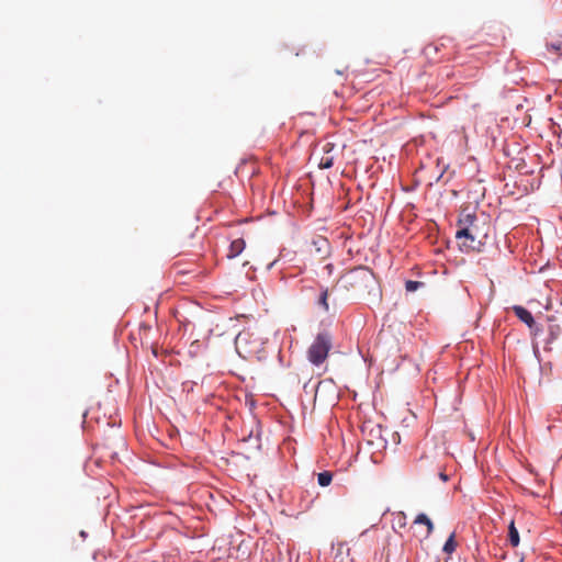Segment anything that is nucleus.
Instances as JSON below:
<instances>
[{
  "instance_id": "obj_1",
  "label": "nucleus",
  "mask_w": 562,
  "mask_h": 562,
  "mask_svg": "<svg viewBox=\"0 0 562 562\" xmlns=\"http://www.w3.org/2000/svg\"><path fill=\"white\" fill-rule=\"evenodd\" d=\"M266 344L259 328H247L241 330L235 338L237 353L243 358L259 356Z\"/></svg>"
},
{
  "instance_id": "obj_2",
  "label": "nucleus",
  "mask_w": 562,
  "mask_h": 562,
  "mask_svg": "<svg viewBox=\"0 0 562 562\" xmlns=\"http://www.w3.org/2000/svg\"><path fill=\"white\" fill-rule=\"evenodd\" d=\"M331 348V336L327 331L318 333L307 350V359L314 366L322 364Z\"/></svg>"
},
{
  "instance_id": "obj_3",
  "label": "nucleus",
  "mask_w": 562,
  "mask_h": 562,
  "mask_svg": "<svg viewBox=\"0 0 562 562\" xmlns=\"http://www.w3.org/2000/svg\"><path fill=\"white\" fill-rule=\"evenodd\" d=\"M512 310L514 311L517 318L526 324L535 336H538L541 333V329L537 325L532 314L527 308L521 305H514Z\"/></svg>"
},
{
  "instance_id": "obj_4",
  "label": "nucleus",
  "mask_w": 562,
  "mask_h": 562,
  "mask_svg": "<svg viewBox=\"0 0 562 562\" xmlns=\"http://www.w3.org/2000/svg\"><path fill=\"white\" fill-rule=\"evenodd\" d=\"M456 238L457 239H463L464 238V241L461 244V249L462 250H465V251H469V250H475V249H479L475 245H474V241H475V238L474 236L471 234L470 229L468 226H462L460 227L457 232H456Z\"/></svg>"
},
{
  "instance_id": "obj_5",
  "label": "nucleus",
  "mask_w": 562,
  "mask_h": 562,
  "mask_svg": "<svg viewBox=\"0 0 562 562\" xmlns=\"http://www.w3.org/2000/svg\"><path fill=\"white\" fill-rule=\"evenodd\" d=\"M244 249H245V240L241 238L235 239L231 243L227 257L235 258L238 255H240Z\"/></svg>"
},
{
  "instance_id": "obj_6",
  "label": "nucleus",
  "mask_w": 562,
  "mask_h": 562,
  "mask_svg": "<svg viewBox=\"0 0 562 562\" xmlns=\"http://www.w3.org/2000/svg\"><path fill=\"white\" fill-rule=\"evenodd\" d=\"M561 335V327L558 324H549L548 326V337L544 342L547 346L551 345Z\"/></svg>"
},
{
  "instance_id": "obj_7",
  "label": "nucleus",
  "mask_w": 562,
  "mask_h": 562,
  "mask_svg": "<svg viewBox=\"0 0 562 562\" xmlns=\"http://www.w3.org/2000/svg\"><path fill=\"white\" fill-rule=\"evenodd\" d=\"M415 524H418V525H425L427 527V536H429L432 530H434V524L432 521L430 520V518L422 513L419 515H417V517L415 518Z\"/></svg>"
},
{
  "instance_id": "obj_8",
  "label": "nucleus",
  "mask_w": 562,
  "mask_h": 562,
  "mask_svg": "<svg viewBox=\"0 0 562 562\" xmlns=\"http://www.w3.org/2000/svg\"><path fill=\"white\" fill-rule=\"evenodd\" d=\"M508 538L513 547H517L519 544V533L513 520L510 521L508 527Z\"/></svg>"
},
{
  "instance_id": "obj_9",
  "label": "nucleus",
  "mask_w": 562,
  "mask_h": 562,
  "mask_svg": "<svg viewBox=\"0 0 562 562\" xmlns=\"http://www.w3.org/2000/svg\"><path fill=\"white\" fill-rule=\"evenodd\" d=\"M331 480H333V474L329 471L321 472L317 475V482L323 487L328 486L330 484Z\"/></svg>"
},
{
  "instance_id": "obj_10",
  "label": "nucleus",
  "mask_w": 562,
  "mask_h": 562,
  "mask_svg": "<svg viewBox=\"0 0 562 562\" xmlns=\"http://www.w3.org/2000/svg\"><path fill=\"white\" fill-rule=\"evenodd\" d=\"M457 543L454 541V533H451L443 544L442 551L447 554L454 552Z\"/></svg>"
},
{
  "instance_id": "obj_11",
  "label": "nucleus",
  "mask_w": 562,
  "mask_h": 562,
  "mask_svg": "<svg viewBox=\"0 0 562 562\" xmlns=\"http://www.w3.org/2000/svg\"><path fill=\"white\" fill-rule=\"evenodd\" d=\"M327 300H328V290L325 288V289H322V292H321V295L318 299V304L323 307V310L325 312H328V310H329Z\"/></svg>"
},
{
  "instance_id": "obj_12",
  "label": "nucleus",
  "mask_w": 562,
  "mask_h": 562,
  "mask_svg": "<svg viewBox=\"0 0 562 562\" xmlns=\"http://www.w3.org/2000/svg\"><path fill=\"white\" fill-rule=\"evenodd\" d=\"M476 220V216L474 214H467L464 215L463 218H460L459 220V225L462 227V226H468V225H471L473 224V222Z\"/></svg>"
},
{
  "instance_id": "obj_13",
  "label": "nucleus",
  "mask_w": 562,
  "mask_h": 562,
  "mask_svg": "<svg viewBox=\"0 0 562 562\" xmlns=\"http://www.w3.org/2000/svg\"><path fill=\"white\" fill-rule=\"evenodd\" d=\"M420 285H423V283H422V282H419V281L408 280V281H406V283H405V289H406V291H408V292H414V291H416Z\"/></svg>"
},
{
  "instance_id": "obj_14",
  "label": "nucleus",
  "mask_w": 562,
  "mask_h": 562,
  "mask_svg": "<svg viewBox=\"0 0 562 562\" xmlns=\"http://www.w3.org/2000/svg\"><path fill=\"white\" fill-rule=\"evenodd\" d=\"M333 165H334L333 157H323L319 162V167L323 169H328V168L333 167Z\"/></svg>"
},
{
  "instance_id": "obj_15",
  "label": "nucleus",
  "mask_w": 562,
  "mask_h": 562,
  "mask_svg": "<svg viewBox=\"0 0 562 562\" xmlns=\"http://www.w3.org/2000/svg\"><path fill=\"white\" fill-rule=\"evenodd\" d=\"M439 477H440L443 482L448 481V475H447L446 473H443V472H440V473H439Z\"/></svg>"
},
{
  "instance_id": "obj_16",
  "label": "nucleus",
  "mask_w": 562,
  "mask_h": 562,
  "mask_svg": "<svg viewBox=\"0 0 562 562\" xmlns=\"http://www.w3.org/2000/svg\"><path fill=\"white\" fill-rule=\"evenodd\" d=\"M276 261L269 263L268 269H271L274 266Z\"/></svg>"
},
{
  "instance_id": "obj_17",
  "label": "nucleus",
  "mask_w": 562,
  "mask_h": 562,
  "mask_svg": "<svg viewBox=\"0 0 562 562\" xmlns=\"http://www.w3.org/2000/svg\"><path fill=\"white\" fill-rule=\"evenodd\" d=\"M80 536L85 537V536H86V532H85V531H81V532H80Z\"/></svg>"
},
{
  "instance_id": "obj_18",
  "label": "nucleus",
  "mask_w": 562,
  "mask_h": 562,
  "mask_svg": "<svg viewBox=\"0 0 562 562\" xmlns=\"http://www.w3.org/2000/svg\"><path fill=\"white\" fill-rule=\"evenodd\" d=\"M561 305H562V299H561Z\"/></svg>"
}]
</instances>
